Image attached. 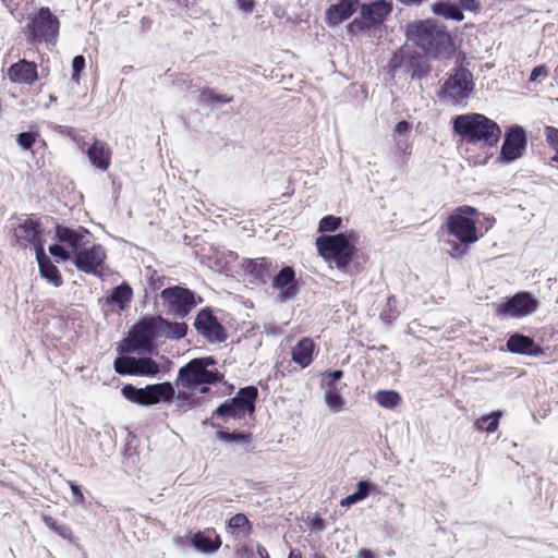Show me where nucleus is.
Listing matches in <instances>:
<instances>
[{
  "mask_svg": "<svg viewBox=\"0 0 558 558\" xmlns=\"http://www.w3.org/2000/svg\"><path fill=\"white\" fill-rule=\"evenodd\" d=\"M482 213L470 205H461L448 216L445 228L454 240L448 241L450 250L448 254L454 259L465 256L470 246L476 243L483 235L482 226H477Z\"/></svg>",
  "mask_w": 558,
  "mask_h": 558,
  "instance_id": "obj_1",
  "label": "nucleus"
},
{
  "mask_svg": "<svg viewBox=\"0 0 558 558\" xmlns=\"http://www.w3.org/2000/svg\"><path fill=\"white\" fill-rule=\"evenodd\" d=\"M407 37L433 58H449L454 51L451 35L446 26L436 21L423 20L408 24Z\"/></svg>",
  "mask_w": 558,
  "mask_h": 558,
  "instance_id": "obj_2",
  "label": "nucleus"
},
{
  "mask_svg": "<svg viewBox=\"0 0 558 558\" xmlns=\"http://www.w3.org/2000/svg\"><path fill=\"white\" fill-rule=\"evenodd\" d=\"M453 130L466 144L494 147L501 135L500 126L481 113L461 114L453 120Z\"/></svg>",
  "mask_w": 558,
  "mask_h": 558,
  "instance_id": "obj_3",
  "label": "nucleus"
},
{
  "mask_svg": "<svg viewBox=\"0 0 558 558\" xmlns=\"http://www.w3.org/2000/svg\"><path fill=\"white\" fill-rule=\"evenodd\" d=\"M60 20L48 7L28 14L24 34L28 44H54L59 36Z\"/></svg>",
  "mask_w": 558,
  "mask_h": 558,
  "instance_id": "obj_4",
  "label": "nucleus"
},
{
  "mask_svg": "<svg viewBox=\"0 0 558 558\" xmlns=\"http://www.w3.org/2000/svg\"><path fill=\"white\" fill-rule=\"evenodd\" d=\"M213 356L193 359L179 369L175 385L187 390H195L201 385H211L222 381L223 374L217 369H208L215 365Z\"/></svg>",
  "mask_w": 558,
  "mask_h": 558,
  "instance_id": "obj_5",
  "label": "nucleus"
},
{
  "mask_svg": "<svg viewBox=\"0 0 558 558\" xmlns=\"http://www.w3.org/2000/svg\"><path fill=\"white\" fill-rule=\"evenodd\" d=\"M318 254L325 262H333L341 271H348L356 248L344 233L320 235L315 242Z\"/></svg>",
  "mask_w": 558,
  "mask_h": 558,
  "instance_id": "obj_6",
  "label": "nucleus"
},
{
  "mask_svg": "<svg viewBox=\"0 0 558 558\" xmlns=\"http://www.w3.org/2000/svg\"><path fill=\"white\" fill-rule=\"evenodd\" d=\"M161 304L167 315L185 318L203 302V298L189 288L172 286L160 292Z\"/></svg>",
  "mask_w": 558,
  "mask_h": 558,
  "instance_id": "obj_7",
  "label": "nucleus"
},
{
  "mask_svg": "<svg viewBox=\"0 0 558 558\" xmlns=\"http://www.w3.org/2000/svg\"><path fill=\"white\" fill-rule=\"evenodd\" d=\"M43 235V223L35 215H28L11 225L10 241L13 247L25 250L34 246L38 253V250L44 247Z\"/></svg>",
  "mask_w": 558,
  "mask_h": 558,
  "instance_id": "obj_8",
  "label": "nucleus"
},
{
  "mask_svg": "<svg viewBox=\"0 0 558 558\" xmlns=\"http://www.w3.org/2000/svg\"><path fill=\"white\" fill-rule=\"evenodd\" d=\"M122 396L130 402L140 405H153L161 401H171L174 397V389L171 383L147 385L145 388H136L128 384L121 389Z\"/></svg>",
  "mask_w": 558,
  "mask_h": 558,
  "instance_id": "obj_9",
  "label": "nucleus"
},
{
  "mask_svg": "<svg viewBox=\"0 0 558 558\" xmlns=\"http://www.w3.org/2000/svg\"><path fill=\"white\" fill-rule=\"evenodd\" d=\"M158 315L147 316L140 319L129 332V337L125 340L126 348H122V351H137L143 350L145 352H151L154 348V340L160 337V326L157 323Z\"/></svg>",
  "mask_w": 558,
  "mask_h": 558,
  "instance_id": "obj_10",
  "label": "nucleus"
},
{
  "mask_svg": "<svg viewBox=\"0 0 558 558\" xmlns=\"http://www.w3.org/2000/svg\"><path fill=\"white\" fill-rule=\"evenodd\" d=\"M257 397L258 390L255 386L241 388L235 397L220 404L215 414L222 417L243 418L246 413H254Z\"/></svg>",
  "mask_w": 558,
  "mask_h": 558,
  "instance_id": "obj_11",
  "label": "nucleus"
},
{
  "mask_svg": "<svg viewBox=\"0 0 558 558\" xmlns=\"http://www.w3.org/2000/svg\"><path fill=\"white\" fill-rule=\"evenodd\" d=\"M474 89L473 74L465 68H457L454 72L448 76L441 86L440 96L449 99L453 105H459Z\"/></svg>",
  "mask_w": 558,
  "mask_h": 558,
  "instance_id": "obj_12",
  "label": "nucleus"
},
{
  "mask_svg": "<svg viewBox=\"0 0 558 558\" xmlns=\"http://www.w3.org/2000/svg\"><path fill=\"white\" fill-rule=\"evenodd\" d=\"M495 314L499 317L522 318L538 308V301L527 291H521L494 304Z\"/></svg>",
  "mask_w": 558,
  "mask_h": 558,
  "instance_id": "obj_13",
  "label": "nucleus"
},
{
  "mask_svg": "<svg viewBox=\"0 0 558 558\" xmlns=\"http://www.w3.org/2000/svg\"><path fill=\"white\" fill-rule=\"evenodd\" d=\"M392 11V3L387 0H378L360 5V17L349 24L351 32L364 31L374 25L381 24Z\"/></svg>",
  "mask_w": 558,
  "mask_h": 558,
  "instance_id": "obj_14",
  "label": "nucleus"
},
{
  "mask_svg": "<svg viewBox=\"0 0 558 558\" xmlns=\"http://www.w3.org/2000/svg\"><path fill=\"white\" fill-rule=\"evenodd\" d=\"M107 253L102 245L93 244L88 248L75 252L73 263L75 267L85 274H93L102 278L106 274Z\"/></svg>",
  "mask_w": 558,
  "mask_h": 558,
  "instance_id": "obj_15",
  "label": "nucleus"
},
{
  "mask_svg": "<svg viewBox=\"0 0 558 558\" xmlns=\"http://www.w3.org/2000/svg\"><path fill=\"white\" fill-rule=\"evenodd\" d=\"M196 331L210 343H221L228 338L227 331L210 307L202 308L194 322Z\"/></svg>",
  "mask_w": 558,
  "mask_h": 558,
  "instance_id": "obj_16",
  "label": "nucleus"
},
{
  "mask_svg": "<svg viewBox=\"0 0 558 558\" xmlns=\"http://www.w3.org/2000/svg\"><path fill=\"white\" fill-rule=\"evenodd\" d=\"M526 146V135L521 126L510 128L501 146V158L507 161H513L521 157Z\"/></svg>",
  "mask_w": 558,
  "mask_h": 558,
  "instance_id": "obj_17",
  "label": "nucleus"
},
{
  "mask_svg": "<svg viewBox=\"0 0 558 558\" xmlns=\"http://www.w3.org/2000/svg\"><path fill=\"white\" fill-rule=\"evenodd\" d=\"M8 77L10 82L21 85H34L38 77V65L34 61L21 59L10 65L8 69Z\"/></svg>",
  "mask_w": 558,
  "mask_h": 558,
  "instance_id": "obj_18",
  "label": "nucleus"
},
{
  "mask_svg": "<svg viewBox=\"0 0 558 558\" xmlns=\"http://www.w3.org/2000/svg\"><path fill=\"white\" fill-rule=\"evenodd\" d=\"M271 286L279 291L281 301L294 299L299 293L295 271L291 266H284L272 278Z\"/></svg>",
  "mask_w": 558,
  "mask_h": 558,
  "instance_id": "obj_19",
  "label": "nucleus"
},
{
  "mask_svg": "<svg viewBox=\"0 0 558 558\" xmlns=\"http://www.w3.org/2000/svg\"><path fill=\"white\" fill-rule=\"evenodd\" d=\"M507 349L509 352L529 356H542L545 354L544 349L537 344L533 338L515 332L507 340Z\"/></svg>",
  "mask_w": 558,
  "mask_h": 558,
  "instance_id": "obj_20",
  "label": "nucleus"
},
{
  "mask_svg": "<svg viewBox=\"0 0 558 558\" xmlns=\"http://www.w3.org/2000/svg\"><path fill=\"white\" fill-rule=\"evenodd\" d=\"M359 5V0H339L326 10V23L329 26L341 24L352 16Z\"/></svg>",
  "mask_w": 558,
  "mask_h": 558,
  "instance_id": "obj_21",
  "label": "nucleus"
},
{
  "mask_svg": "<svg viewBox=\"0 0 558 558\" xmlns=\"http://www.w3.org/2000/svg\"><path fill=\"white\" fill-rule=\"evenodd\" d=\"M316 344L310 337L301 338L291 349V361L301 368L308 367L314 361Z\"/></svg>",
  "mask_w": 558,
  "mask_h": 558,
  "instance_id": "obj_22",
  "label": "nucleus"
},
{
  "mask_svg": "<svg viewBox=\"0 0 558 558\" xmlns=\"http://www.w3.org/2000/svg\"><path fill=\"white\" fill-rule=\"evenodd\" d=\"M192 545L202 553L211 554L221 546L220 535L213 527H207L193 534Z\"/></svg>",
  "mask_w": 558,
  "mask_h": 558,
  "instance_id": "obj_23",
  "label": "nucleus"
},
{
  "mask_svg": "<svg viewBox=\"0 0 558 558\" xmlns=\"http://www.w3.org/2000/svg\"><path fill=\"white\" fill-rule=\"evenodd\" d=\"M243 269L255 281L265 284L270 276L272 263L267 257L246 258L243 260Z\"/></svg>",
  "mask_w": 558,
  "mask_h": 558,
  "instance_id": "obj_24",
  "label": "nucleus"
},
{
  "mask_svg": "<svg viewBox=\"0 0 558 558\" xmlns=\"http://www.w3.org/2000/svg\"><path fill=\"white\" fill-rule=\"evenodd\" d=\"M87 156L95 168L106 171L110 167L112 151L105 142L96 140L87 149Z\"/></svg>",
  "mask_w": 558,
  "mask_h": 558,
  "instance_id": "obj_25",
  "label": "nucleus"
},
{
  "mask_svg": "<svg viewBox=\"0 0 558 558\" xmlns=\"http://www.w3.org/2000/svg\"><path fill=\"white\" fill-rule=\"evenodd\" d=\"M36 258L39 266V272L43 278L52 283L54 287H61L63 284L62 276L50 260V258L46 255L44 247L38 250L36 253Z\"/></svg>",
  "mask_w": 558,
  "mask_h": 558,
  "instance_id": "obj_26",
  "label": "nucleus"
},
{
  "mask_svg": "<svg viewBox=\"0 0 558 558\" xmlns=\"http://www.w3.org/2000/svg\"><path fill=\"white\" fill-rule=\"evenodd\" d=\"M56 238L61 243H66L74 252H77L80 246V242L85 238L88 233V230L84 227H81L77 230L71 229L69 227L57 225L54 228Z\"/></svg>",
  "mask_w": 558,
  "mask_h": 558,
  "instance_id": "obj_27",
  "label": "nucleus"
},
{
  "mask_svg": "<svg viewBox=\"0 0 558 558\" xmlns=\"http://www.w3.org/2000/svg\"><path fill=\"white\" fill-rule=\"evenodd\" d=\"M411 129V123L402 120L395 125L392 131V138L396 143V148L402 156L411 154L412 145L409 141Z\"/></svg>",
  "mask_w": 558,
  "mask_h": 558,
  "instance_id": "obj_28",
  "label": "nucleus"
},
{
  "mask_svg": "<svg viewBox=\"0 0 558 558\" xmlns=\"http://www.w3.org/2000/svg\"><path fill=\"white\" fill-rule=\"evenodd\" d=\"M324 388V401L327 408L333 413L343 411L347 402L341 393V388L332 384H325Z\"/></svg>",
  "mask_w": 558,
  "mask_h": 558,
  "instance_id": "obj_29",
  "label": "nucleus"
},
{
  "mask_svg": "<svg viewBox=\"0 0 558 558\" xmlns=\"http://www.w3.org/2000/svg\"><path fill=\"white\" fill-rule=\"evenodd\" d=\"M158 325L160 326V337L165 336L169 339H182L187 333V325L184 322H169L158 315Z\"/></svg>",
  "mask_w": 558,
  "mask_h": 558,
  "instance_id": "obj_30",
  "label": "nucleus"
},
{
  "mask_svg": "<svg viewBox=\"0 0 558 558\" xmlns=\"http://www.w3.org/2000/svg\"><path fill=\"white\" fill-rule=\"evenodd\" d=\"M227 530L235 537H248L253 532V524L244 513H236L227 521Z\"/></svg>",
  "mask_w": 558,
  "mask_h": 558,
  "instance_id": "obj_31",
  "label": "nucleus"
},
{
  "mask_svg": "<svg viewBox=\"0 0 558 558\" xmlns=\"http://www.w3.org/2000/svg\"><path fill=\"white\" fill-rule=\"evenodd\" d=\"M430 68L423 57L415 52L410 51L405 72L411 75L412 78L422 80L429 74Z\"/></svg>",
  "mask_w": 558,
  "mask_h": 558,
  "instance_id": "obj_32",
  "label": "nucleus"
},
{
  "mask_svg": "<svg viewBox=\"0 0 558 558\" xmlns=\"http://www.w3.org/2000/svg\"><path fill=\"white\" fill-rule=\"evenodd\" d=\"M432 10L435 14L444 16L446 19L462 21L464 19V14L461 9L451 1H438L435 2L432 7Z\"/></svg>",
  "mask_w": 558,
  "mask_h": 558,
  "instance_id": "obj_33",
  "label": "nucleus"
},
{
  "mask_svg": "<svg viewBox=\"0 0 558 558\" xmlns=\"http://www.w3.org/2000/svg\"><path fill=\"white\" fill-rule=\"evenodd\" d=\"M501 415L502 413L500 411H494L483 415L475 421L474 427L478 432L494 433L498 429Z\"/></svg>",
  "mask_w": 558,
  "mask_h": 558,
  "instance_id": "obj_34",
  "label": "nucleus"
},
{
  "mask_svg": "<svg viewBox=\"0 0 558 558\" xmlns=\"http://www.w3.org/2000/svg\"><path fill=\"white\" fill-rule=\"evenodd\" d=\"M43 522L54 533L61 536L63 539L73 543L75 537L71 527L68 524H60L52 515L41 514Z\"/></svg>",
  "mask_w": 558,
  "mask_h": 558,
  "instance_id": "obj_35",
  "label": "nucleus"
},
{
  "mask_svg": "<svg viewBox=\"0 0 558 558\" xmlns=\"http://www.w3.org/2000/svg\"><path fill=\"white\" fill-rule=\"evenodd\" d=\"M132 288L128 283L123 282L122 284L113 288L109 296V301L113 304H118L120 308H124L132 300Z\"/></svg>",
  "mask_w": 558,
  "mask_h": 558,
  "instance_id": "obj_36",
  "label": "nucleus"
},
{
  "mask_svg": "<svg viewBox=\"0 0 558 558\" xmlns=\"http://www.w3.org/2000/svg\"><path fill=\"white\" fill-rule=\"evenodd\" d=\"M199 100L204 104H229L233 100V96L218 94L214 88L204 87L199 90Z\"/></svg>",
  "mask_w": 558,
  "mask_h": 558,
  "instance_id": "obj_37",
  "label": "nucleus"
},
{
  "mask_svg": "<svg viewBox=\"0 0 558 558\" xmlns=\"http://www.w3.org/2000/svg\"><path fill=\"white\" fill-rule=\"evenodd\" d=\"M217 437L225 442L250 444L253 440L251 433L233 432L221 429L217 432Z\"/></svg>",
  "mask_w": 558,
  "mask_h": 558,
  "instance_id": "obj_38",
  "label": "nucleus"
},
{
  "mask_svg": "<svg viewBox=\"0 0 558 558\" xmlns=\"http://www.w3.org/2000/svg\"><path fill=\"white\" fill-rule=\"evenodd\" d=\"M377 403L384 408L392 409L401 402L400 395L395 390H381L375 396Z\"/></svg>",
  "mask_w": 558,
  "mask_h": 558,
  "instance_id": "obj_39",
  "label": "nucleus"
},
{
  "mask_svg": "<svg viewBox=\"0 0 558 558\" xmlns=\"http://www.w3.org/2000/svg\"><path fill=\"white\" fill-rule=\"evenodd\" d=\"M114 369L121 375H136V359L132 356H119L113 363Z\"/></svg>",
  "mask_w": 558,
  "mask_h": 558,
  "instance_id": "obj_40",
  "label": "nucleus"
},
{
  "mask_svg": "<svg viewBox=\"0 0 558 558\" xmlns=\"http://www.w3.org/2000/svg\"><path fill=\"white\" fill-rule=\"evenodd\" d=\"M159 372V365L151 357L136 359V375L154 376Z\"/></svg>",
  "mask_w": 558,
  "mask_h": 558,
  "instance_id": "obj_41",
  "label": "nucleus"
},
{
  "mask_svg": "<svg viewBox=\"0 0 558 558\" xmlns=\"http://www.w3.org/2000/svg\"><path fill=\"white\" fill-rule=\"evenodd\" d=\"M39 137H40V134L37 129L29 130L27 132H22V133L17 134L16 143L23 149L29 150Z\"/></svg>",
  "mask_w": 558,
  "mask_h": 558,
  "instance_id": "obj_42",
  "label": "nucleus"
},
{
  "mask_svg": "<svg viewBox=\"0 0 558 558\" xmlns=\"http://www.w3.org/2000/svg\"><path fill=\"white\" fill-rule=\"evenodd\" d=\"M341 222L342 220L340 217H336L332 215L325 216L324 218L320 219L318 223V232H333L340 228Z\"/></svg>",
  "mask_w": 558,
  "mask_h": 558,
  "instance_id": "obj_43",
  "label": "nucleus"
},
{
  "mask_svg": "<svg viewBox=\"0 0 558 558\" xmlns=\"http://www.w3.org/2000/svg\"><path fill=\"white\" fill-rule=\"evenodd\" d=\"M410 51L405 50L403 48L397 50L390 61H389V68L391 71H397L398 69L404 68L407 69L408 58H409Z\"/></svg>",
  "mask_w": 558,
  "mask_h": 558,
  "instance_id": "obj_44",
  "label": "nucleus"
},
{
  "mask_svg": "<svg viewBox=\"0 0 558 558\" xmlns=\"http://www.w3.org/2000/svg\"><path fill=\"white\" fill-rule=\"evenodd\" d=\"M544 134L547 144L555 150L551 160L558 163V129L547 125L544 129Z\"/></svg>",
  "mask_w": 558,
  "mask_h": 558,
  "instance_id": "obj_45",
  "label": "nucleus"
},
{
  "mask_svg": "<svg viewBox=\"0 0 558 558\" xmlns=\"http://www.w3.org/2000/svg\"><path fill=\"white\" fill-rule=\"evenodd\" d=\"M72 81L80 83L81 73L85 69V58L81 54L75 56L72 60Z\"/></svg>",
  "mask_w": 558,
  "mask_h": 558,
  "instance_id": "obj_46",
  "label": "nucleus"
},
{
  "mask_svg": "<svg viewBox=\"0 0 558 558\" xmlns=\"http://www.w3.org/2000/svg\"><path fill=\"white\" fill-rule=\"evenodd\" d=\"M165 276L160 275L159 271L153 270L148 277V283L153 291L160 290L165 284Z\"/></svg>",
  "mask_w": 558,
  "mask_h": 558,
  "instance_id": "obj_47",
  "label": "nucleus"
},
{
  "mask_svg": "<svg viewBox=\"0 0 558 558\" xmlns=\"http://www.w3.org/2000/svg\"><path fill=\"white\" fill-rule=\"evenodd\" d=\"M49 252L51 255L56 257H60L62 260H68L71 258V254L63 246L59 244H52L49 246Z\"/></svg>",
  "mask_w": 558,
  "mask_h": 558,
  "instance_id": "obj_48",
  "label": "nucleus"
},
{
  "mask_svg": "<svg viewBox=\"0 0 558 558\" xmlns=\"http://www.w3.org/2000/svg\"><path fill=\"white\" fill-rule=\"evenodd\" d=\"M234 556L236 558H254V553L246 544H238L234 547Z\"/></svg>",
  "mask_w": 558,
  "mask_h": 558,
  "instance_id": "obj_49",
  "label": "nucleus"
},
{
  "mask_svg": "<svg viewBox=\"0 0 558 558\" xmlns=\"http://www.w3.org/2000/svg\"><path fill=\"white\" fill-rule=\"evenodd\" d=\"M495 223H496V219L494 216H489V215L486 216V215L482 214L480 217V222L477 225L482 226V232H484V234H485L494 227Z\"/></svg>",
  "mask_w": 558,
  "mask_h": 558,
  "instance_id": "obj_50",
  "label": "nucleus"
},
{
  "mask_svg": "<svg viewBox=\"0 0 558 558\" xmlns=\"http://www.w3.org/2000/svg\"><path fill=\"white\" fill-rule=\"evenodd\" d=\"M371 489H372L371 483H368L367 481H361L357 484V489L355 492V495L357 496V498L360 500H363L368 496Z\"/></svg>",
  "mask_w": 558,
  "mask_h": 558,
  "instance_id": "obj_51",
  "label": "nucleus"
},
{
  "mask_svg": "<svg viewBox=\"0 0 558 558\" xmlns=\"http://www.w3.org/2000/svg\"><path fill=\"white\" fill-rule=\"evenodd\" d=\"M236 8L244 13H252L256 7L255 0H235Z\"/></svg>",
  "mask_w": 558,
  "mask_h": 558,
  "instance_id": "obj_52",
  "label": "nucleus"
},
{
  "mask_svg": "<svg viewBox=\"0 0 558 558\" xmlns=\"http://www.w3.org/2000/svg\"><path fill=\"white\" fill-rule=\"evenodd\" d=\"M344 373L341 369L332 372H326L323 376L325 377V384L337 385V381L343 377Z\"/></svg>",
  "mask_w": 558,
  "mask_h": 558,
  "instance_id": "obj_53",
  "label": "nucleus"
},
{
  "mask_svg": "<svg viewBox=\"0 0 558 558\" xmlns=\"http://www.w3.org/2000/svg\"><path fill=\"white\" fill-rule=\"evenodd\" d=\"M68 485L76 500L77 504H84L85 502V497L82 493V489H81V486L77 485L75 482L73 481H68Z\"/></svg>",
  "mask_w": 558,
  "mask_h": 558,
  "instance_id": "obj_54",
  "label": "nucleus"
},
{
  "mask_svg": "<svg viewBox=\"0 0 558 558\" xmlns=\"http://www.w3.org/2000/svg\"><path fill=\"white\" fill-rule=\"evenodd\" d=\"M548 73V69L545 64L537 65L533 69L530 81L535 82L541 76L546 77Z\"/></svg>",
  "mask_w": 558,
  "mask_h": 558,
  "instance_id": "obj_55",
  "label": "nucleus"
},
{
  "mask_svg": "<svg viewBox=\"0 0 558 558\" xmlns=\"http://www.w3.org/2000/svg\"><path fill=\"white\" fill-rule=\"evenodd\" d=\"M459 2L464 10L477 12L481 9L478 0H459Z\"/></svg>",
  "mask_w": 558,
  "mask_h": 558,
  "instance_id": "obj_56",
  "label": "nucleus"
},
{
  "mask_svg": "<svg viewBox=\"0 0 558 558\" xmlns=\"http://www.w3.org/2000/svg\"><path fill=\"white\" fill-rule=\"evenodd\" d=\"M357 501H360V499L357 498L355 493H353V494L347 496L345 498L341 499L340 505L342 507H349Z\"/></svg>",
  "mask_w": 558,
  "mask_h": 558,
  "instance_id": "obj_57",
  "label": "nucleus"
},
{
  "mask_svg": "<svg viewBox=\"0 0 558 558\" xmlns=\"http://www.w3.org/2000/svg\"><path fill=\"white\" fill-rule=\"evenodd\" d=\"M325 527H326L325 521L319 517L313 519L311 522L312 530L323 531V530H325Z\"/></svg>",
  "mask_w": 558,
  "mask_h": 558,
  "instance_id": "obj_58",
  "label": "nucleus"
},
{
  "mask_svg": "<svg viewBox=\"0 0 558 558\" xmlns=\"http://www.w3.org/2000/svg\"><path fill=\"white\" fill-rule=\"evenodd\" d=\"M356 558H375V554L368 548H361L357 551Z\"/></svg>",
  "mask_w": 558,
  "mask_h": 558,
  "instance_id": "obj_59",
  "label": "nucleus"
},
{
  "mask_svg": "<svg viewBox=\"0 0 558 558\" xmlns=\"http://www.w3.org/2000/svg\"><path fill=\"white\" fill-rule=\"evenodd\" d=\"M256 550H257V554L260 558H270L266 547H264L263 545H257L256 547Z\"/></svg>",
  "mask_w": 558,
  "mask_h": 558,
  "instance_id": "obj_60",
  "label": "nucleus"
},
{
  "mask_svg": "<svg viewBox=\"0 0 558 558\" xmlns=\"http://www.w3.org/2000/svg\"><path fill=\"white\" fill-rule=\"evenodd\" d=\"M398 1L401 2L402 4L411 7V5H420L425 0H398Z\"/></svg>",
  "mask_w": 558,
  "mask_h": 558,
  "instance_id": "obj_61",
  "label": "nucleus"
},
{
  "mask_svg": "<svg viewBox=\"0 0 558 558\" xmlns=\"http://www.w3.org/2000/svg\"><path fill=\"white\" fill-rule=\"evenodd\" d=\"M288 558H303V556L299 548H292L288 555Z\"/></svg>",
  "mask_w": 558,
  "mask_h": 558,
  "instance_id": "obj_62",
  "label": "nucleus"
},
{
  "mask_svg": "<svg viewBox=\"0 0 558 558\" xmlns=\"http://www.w3.org/2000/svg\"><path fill=\"white\" fill-rule=\"evenodd\" d=\"M310 558H327V556L320 551L313 553Z\"/></svg>",
  "mask_w": 558,
  "mask_h": 558,
  "instance_id": "obj_63",
  "label": "nucleus"
},
{
  "mask_svg": "<svg viewBox=\"0 0 558 558\" xmlns=\"http://www.w3.org/2000/svg\"><path fill=\"white\" fill-rule=\"evenodd\" d=\"M201 386H202V387H201L199 391H201L202 393H207V392L209 391V388H208V387H206V385H201Z\"/></svg>",
  "mask_w": 558,
  "mask_h": 558,
  "instance_id": "obj_64",
  "label": "nucleus"
}]
</instances>
